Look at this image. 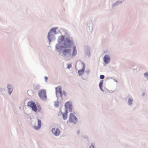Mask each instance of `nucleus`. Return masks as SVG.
Returning <instances> with one entry per match:
<instances>
[{
  "mask_svg": "<svg viewBox=\"0 0 148 148\" xmlns=\"http://www.w3.org/2000/svg\"><path fill=\"white\" fill-rule=\"evenodd\" d=\"M63 94H64V95H66V92H63Z\"/></svg>",
  "mask_w": 148,
  "mask_h": 148,
  "instance_id": "nucleus-23",
  "label": "nucleus"
},
{
  "mask_svg": "<svg viewBox=\"0 0 148 148\" xmlns=\"http://www.w3.org/2000/svg\"><path fill=\"white\" fill-rule=\"evenodd\" d=\"M51 131L52 133L56 136H59L60 132V130L57 128H53Z\"/></svg>",
  "mask_w": 148,
  "mask_h": 148,
  "instance_id": "nucleus-6",
  "label": "nucleus"
},
{
  "mask_svg": "<svg viewBox=\"0 0 148 148\" xmlns=\"http://www.w3.org/2000/svg\"><path fill=\"white\" fill-rule=\"evenodd\" d=\"M144 75L145 77H148V73H145L144 74Z\"/></svg>",
  "mask_w": 148,
  "mask_h": 148,
  "instance_id": "nucleus-20",
  "label": "nucleus"
},
{
  "mask_svg": "<svg viewBox=\"0 0 148 148\" xmlns=\"http://www.w3.org/2000/svg\"><path fill=\"white\" fill-rule=\"evenodd\" d=\"M28 106L30 107L34 112H36L37 110V108L35 102L32 101L28 102L27 103Z\"/></svg>",
  "mask_w": 148,
  "mask_h": 148,
  "instance_id": "nucleus-4",
  "label": "nucleus"
},
{
  "mask_svg": "<svg viewBox=\"0 0 148 148\" xmlns=\"http://www.w3.org/2000/svg\"><path fill=\"white\" fill-rule=\"evenodd\" d=\"M65 106L66 108V110L69 108L70 111H71L72 110V104L71 102L68 101L66 102L65 104Z\"/></svg>",
  "mask_w": 148,
  "mask_h": 148,
  "instance_id": "nucleus-7",
  "label": "nucleus"
},
{
  "mask_svg": "<svg viewBox=\"0 0 148 148\" xmlns=\"http://www.w3.org/2000/svg\"><path fill=\"white\" fill-rule=\"evenodd\" d=\"M103 81H101L99 83V87L100 88H101V86L103 84Z\"/></svg>",
  "mask_w": 148,
  "mask_h": 148,
  "instance_id": "nucleus-17",
  "label": "nucleus"
},
{
  "mask_svg": "<svg viewBox=\"0 0 148 148\" xmlns=\"http://www.w3.org/2000/svg\"><path fill=\"white\" fill-rule=\"evenodd\" d=\"M132 101H133L132 99H131L130 98L129 99V100L128 101V104L129 105H130L132 104Z\"/></svg>",
  "mask_w": 148,
  "mask_h": 148,
  "instance_id": "nucleus-15",
  "label": "nucleus"
},
{
  "mask_svg": "<svg viewBox=\"0 0 148 148\" xmlns=\"http://www.w3.org/2000/svg\"><path fill=\"white\" fill-rule=\"evenodd\" d=\"M72 43L71 39L68 38H66L64 40V43L61 46L62 47L64 48L62 52L63 56L66 57L69 59L75 56L77 53L76 48L75 46L73 47V51L71 53V48L72 46Z\"/></svg>",
  "mask_w": 148,
  "mask_h": 148,
  "instance_id": "nucleus-1",
  "label": "nucleus"
},
{
  "mask_svg": "<svg viewBox=\"0 0 148 148\" xmlns=\"http://www.w3.org/2000/svg\"><path fill=\"white\" fill-rule=\"evenodd\" d=\"M110 59V58L108 55L106 54L105 55L103 58V61L105 63H108L109 62Z\"/></svg>",
  "mask_w": 148,
  "mask_h": 148,
  "instance_id": "nucleus-9",
  "label": "nucleus"
},
{
  "mask_svg": "<svg viewBox=\"0 0 148 148\" xmlns=\"http://www.w3.org/2000/svg\"><path fill=\"white\" fill-rule=\"evenodd\" d=\"M64 40V37L63 36H61L59 37L58 39V41L59 43L62 42Z\"/></svg>",
  "mask_w": 148,
  "mask_h": 148,
  "instance_id": "nucleus-12",
  "label": "nucleus"
},
{
  "mask_svg": "<svg viewBox=\"0 0 148 148\" xmlns=\"http://www.w3.org/2000/svg\"><path fill=\"white\" fill-rule=\"evenodd\" d=\"M45 81L46 82H47V80L48 79V77H45Z\"/></svg>",
  "mask_w": 148,
  "mask_h": 148,
  "instance_id": "nucleus-22",
  "label": "nucleus"
},
{
  "mask_svg": "<svg viewBox=\"0 0 148 148\" xmlns=\"http://www.w3.org/2000/svg\"><path fill=\"white\" fill-rule=\"evenodd\" d=\"M71 67V64H69L67 66V68L68 69H69Z\"/></svg>",
  "mask_w": 148,
  "mask_h": 148,
  "instance_id": "nucleus-19",
  "label": "nucleus"
},
{
  "mask_svg": "<svg viewBox=\"0 0 148 148\" xmlns=\"http://www.w3.org/2000/svg\"><path fill=\"white\" fill-rule=\"evenodd\" d=\"M94 145L93 144H92L90 147V148H94Z\"/></svg>",
  "mask_w": 148,
  "mask_h": 148,
  "instance_id": "nucleus-21",
  "label": "nucleus"
},
{
  "mask_svg": "<svg viewBox=\"0 0 148 148\" xmlns=\"http://www.w3.org/2000/svg\"><path fill=\"white\" fill-rule=\"evenodd\" d=\"M38 95L40 99L42 100H45L47 99L46 90H40L38 92Z\"/></svg>",
  "mask_w": 148,
  "mask_h": 148,
  "instance_id": "nucleus-2",
  "label": "nucleus"
},
{
  "mask_svg": "<svg viewBox=\"0 0 148 148\" xmlns=\"http://www.w3.org/2000/svg\"><path fill=\"white\" fill-rule=\"evenodd\" d=\"M77 121V118L75 116L74 114L72 113H71L70 114V117L69 121H67V123L69 122L73 123H75Z\"/></svg>",
  "mask_w": 148,
  "mask_h": 148,
  "instance_id": "nucleus-3",
  "label": "nucleus"
},
{
  "mask_svg": "<svg viewBox=\"0 0 148 148\" xmlns=\"http://www.w3.org/2000/svg\"><path fill=\"white\" fill-rule=\"evenodd\" d=\"M8 88L9 91V93L10 95L12 91V89L11 88V86L10 85H8Z\"/></svg>",
  "mask_w": 148,
  "mask_h": 148,
  "instance_id": "nucleus-13",
  "label": "nucleus"
},
{
  "mask_svg": "<svg viewBox=\"0 0 148 148\" xmlns=\"http://www.w3.org/2000/svg\"><path fill=\"white\" fill-rule=\"evenodd\" d=\"M56 94L57 97H62V93L61 88L60 86H58L56 88Z\"/></svg>",
  "mask_w": 148,
  "mask_h": 148,
  "instance_id": "nucleus-5",
  "label": "nucleus"
},
{
  "mask_svg": "<svg viewBox=\"0 0 148 148\" xmlns=\"http://www.w3.org/2000/svg\"><path fill=\"white\" fill-rule=\"evenodd\" d=\"M85 67V66L84 65V66L83 68L81 70H79L78 71V73L79 75H82L84 73V71Z\"/></svg>",
  "mask_w": 148,
  "mask_h": 148,
  "instance_id": "nucleus-11",
  "label": "nucleus"
},
{
  "mask_svg": "<svg viewBox=\"0 0 148 148\" xmlns=\"http://www.w3.org/2000/svg\"><path fill=\"white\" fill-rule=\"evenodd\" d=\"M38 124L37 125L35 124L34 126V128L36 130H38L41 127V121L40 120L38 119Z\"/></svg>",
  "mask_w": 148,
  "mask_h": 148,
  "instance_id": "nucleus-8",
  "label": "nucleus"
},
{
  "mask_svg": "<svg viewBox=\"0 0 148 148\" xmlns=\"http://www.w3.org/2000/svg\"><path fill=\"white\" fill-rule=\"evenodd\" d=\"M27 93L28 94V95H32V94H31V93H32V94H33V92L31 90H29L28 91H27Z\"/></svg>",
  "mask_w": 148,
  "mask_h": 148,
  "instance_id": "nucleus-16",
  "label": "nucleus"
},
{
  "mask_svg": "<svg viewBox=\"0 0 148 148\" xmlns=\"http://www.w3.org/2000/svg\"><path fill=\"white\" fill-rule=\"evenodd\" d=\"M56 28H52L50 30V32H49L48 34V38L49 39H50L51 38V37H50V33L52 31H53L55 32H56Z\"/></svg>",
  "mask_w": 148,
  "mask_h": 148,
  "instance_id": "nucleus-10",
  "label": "nucleus"
},
{
  "mask_svg": "<svg viewBox=\"0 0 148 148\" xmlns=\"http://www.w3.org/2000/svg\"><path fill=\"white\" fill-rule=\"evenodd\" d=\"M67 117V110H66V113L65 114H64L63 115V119L64 120L66 119Z\"/></svg>",
  "mask_w": 148,
  "mask_h": 148,
  "instance_id": "nucleus-14",
  "label": "nucleus"
},
{
  "mask_svg": "<svg viewBox=\"0 0 148 148\" xmlns=\"http://www.w3.org/2000/svg\"><path fill=\"white\" fill-rule=\"evenodd\" d=\"M104 76L103 75H101L100 76V78L101 79H103L104 78Z\"/></svg>",
  "mask_w": 148,
  "mask_h": 148,
  "instance_id": "nucleus-18",
  "label": "nucleus"
},
{
  "mask_svg": "<svg viewBox=\"0 0 148 148\" xmlns=\"http://www.w3.org/2000/svg\"><path fill=\"white\" fill-rule=\"evenodd\" d=\"M56 47L57 48V47L59 46V45L58 44L56 45Z\"/></svg>",
  "mask_w": 148,
  "mask_h": 148,
  "instance_id": "nucleus-24",
  "label": "nucleus"
}]
</instances>
